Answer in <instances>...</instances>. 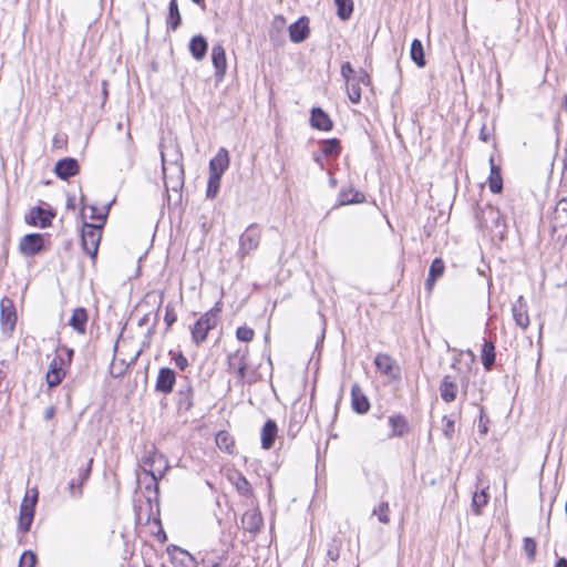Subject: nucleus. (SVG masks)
Masks as SVG:
<instances>
[{
    "label": "nucleus",
    "instance_id": "603ef678",
    "mask_svg": "<svg viewBox=\"0 0 567 567\" xmlns=\"http://www.w3.org/2000/svg\"><path fill=\"white\" fill-rule=\"evenodd\" d=\"M357 78V82H359V84H363V85H369L370 84V75L364 71V70H360V72L355 75Z\"/></svg>",
    "mask_w": 567,
    "mask_h": 567
},
{
    "label": "nucleus",
    "instance_id": "c03bdc74",
    "mask_svg": "<svg viewBox=\"0 0 567 567\" xmlns=\"http://www.w3.org/2000/svg\"><path fill=\"white\" fill-rule=\"evenodd\" d=\"M37 556L31 550H25L19 561V567H35Z\"/></svg>",
    "mask_w": 567,
    "mask_h": 567
},
{
    "label": "nucleus",
    "instance_id": "49530a36",
    "mask_svg": "<svg viewBox=\"0 0 567 567\" xmlns=\"http://www.w3.org/2000/svg\"><path fill=\"white\" fill-rule=\"evenodd\" d=\"M444 427L443 434L446 439H452L454 434V419L451 416H443Z\"/></svg>",
    "mask_w": 567,
    "mask_h": 567
},
{
    "label": "nucleus",
    "instance_id": "f257e3e1",
    "mask_svg": "<svg viewBox=\"0 0 567 567\" xmlns=\"http://www.w3.org/2000/svg\"><path fill=\"white\" fill-rule=\"evenodd\" d=\"M474 361L475 355L471 350L457 352L442 381L441 390H467L475 378Z\"/></svg>",
    "mask_w": 567,
    "mask_h": 567
},
{
    "label": "nucleus",
    "instance_id": "338daca9",
    "mask_svg": "<svg viewBox=\"0 0 567 567\" xmlns=\"http://www.w3.org/2000/svg\"><path fill=\"white\" fill-rule=\"evenodd\" d=\"M336 184H337L336 179H334V178H330V185H331L332 187H334V186H336Z\"/></svg>",
    "mask_w": 567,
    "mask_h": 567
},
{
    "label": "nucleus",
    "instance_id": "f704fd0d",
    "mask_svg": "<svg viewBox=\"0 0 567 567\" xmlns=\"http://www.w3.org/2000/svg\"><path fill=\"white\" fill-rule=\"evenodd\" d=\"M334 4L337 7V16L339 19L342 21L349 20L353 12V1L334 0Z\"/></svg>",
    "mask_w": 567,
    "mask_h": 567
},
{
    "label": "nucleus",
    "instance_id": "423d86ee",
    "mask_svg": "<svg viewBox=\"0 0 567 567\" xmlns=\"http://www.w3.org/2000/svg\"><path fill=\"white\" fill-rule=\"evenodd\" d=\"M39 492L37 488L31 489V495L27 494L20 505L18 528L25 534L30 530L38 503Z\"/></svg>",
    "mask_w": 567,
    "mask_h": 567
},
{
    "label": "nucleus",
    "instance_id": "4c0bfd02",
    "mask_svg": "<svg viewBox=\"0 0 567 567\" xmlns=\"http://www.w3.org/2000/svg\"><path fill=\"white\" fill-rule=\"evenodd\" d=\"M321 152L324 156H338L341 152L340 141L338 138L322 141Z\"/></svg>",
    "mask_w": 567,
    "mask_h": 567
},
{
    "label": "nucleus",
    "instance_id": "a211bd4d",
    "mask_svg": "<svg viewBox=\"0 0 567 567\" xmlns=\"http://www.w3.org/2000/svg\"><path fill=\"white\" fill-rule=\"evenodd\" d=\"M228 480L239 495L247 498L254 497V489L251 484L240 472L235 471L234 473L229 474Z\"/></svg>",
    "mask_w": 567,
    "mask_h": 567
},
{
    "label": "nucleus",
    "instance_id": "2f4dec72",
    "mask_svg": "<svg viewBox=\"0 0 567 567\" xmlns=\"http://www.w3.org/2000/svg\"><path fill=\"white\" fill-rule=\"evenodd\" d=\"M410 56L411 60L419 66L423 68L425 66V56H424V49L423 44L419 39H414L411 43L410 49Z\"/></svg>",
    "mask_w": 567,
    "mask_h": 567
},
{
    "label": "nucleus",
    "instance_id": "6e6552de",
    "mask_svg": "<svg viewBox=\"0 0 567 567\" xmlns=\"http://www.w3.org/2000/svg\"><path fill=\"white\" fill-rule=\"evenodd\" d=\"M550 229L557 237L567 239V197L561 198L554 207L550 217Z\"/></svg>",
    "mask_w": 567,
    "mask_h": 567
},
{
    "label": "nucleus",
    "instance_id": "c9c22d12",
    "mask_svg": "<svg viewBox=\"0 0 567 567\" xmlns=\"http://www.w3.org/2000/svg\"><path fill=\"white\" fill-rule=\"evenodd\" d=\"M182 22L181 13L177 6V0H171L168 7L167 24L171 30L175 31Z\"/></svg>",
    "mask_w": 567,
    "mask_h": 567
},
{
    "label": "nucleus",
    "instance_id": "6ab92c4d",
    "mask_svg": "<svg viewBox=\"0 0 567 567\" xmlns=\"http://www.w3.org/2000/svg\"><path fill=\"white\" fill-rule=\"evenodd\" d=\"M53 214L40 206L33 207L29 216L27 217V221L33 226H39L41 228H45L51 225V219Z\"/></svg>",
    "mask_w": 567,
    "mask_h": 567
},
{
    "label": "nucleus",
    "instance_id": "b1692460",
    "mask_svg": "<svg viewBox=\"0 0 567 567\" xmlns=\"http://www.w3.org/2000/svg\"><path fill=\"white\" fill-rule=\"evenodd\" d=\"M87 311L86 309L79 307L73 310L72 316L69 320V324L78 332L83 334L86 329Z\"/></svg>",
    "mask_w": 567,
    "mask_h": 567
},
{
    "label": "nucleus",
    "instance_id": "09e8293b",
    "mask_svg": "<svg viewBox=\"0 0 567 567\" xmlns=\"http://www.w3.org/2000/svg\"><path fill=\"white\" fill-rule=\"evenodd\" d=\"M354 70L350 62H346L341 65V75L346 80V82H350V80L355 76Z\"/></svg>",
    "mask_w": 567,
    "mask_h": 567
},
{
    "label": "nucleus",
    "instance_id": "dca6fc26",
    "mask_svg": "<svg viewBox=\"0 0 567 567\" xmlns=\"http://www.w3.org/2000/svg\"><path fill=\"white\" fill-rule=\"evenodd\" d=\"M310 125L316 130L329 132L333 127V122L321 107H313L310 112Z\"/></svg>",
    "mask_w": 567,
    "mask_h": 567
},
{
    "label": "nucleus",
    "instance_id": "39448f33",
    "mask_svg": "<svg viewBox=\"0 0 567 567\" xmlns=\"http://www.w3.org/2000/svg\"><path fill=\"white\" fill-rule=\"evenodd\" d=\"M162 164L165 185L171 186L174 190L181 188L184 184V167L181 162L182 155L176 153V156L172 161L166 159V154L162 151Z\"/></svg>",
    "mask_w": 567,
    "mask_h": 567
},
{
    "label": "nucleus",
    "instance_id": "2eb2a0df",
    "mask_svg": "<svg viewBox=\"0 0 567 567\" xmlns=\"http://www.w3.org/2000/svg\"><path fill=\"white\" fill-rule=\"evenodd\" d=\"M80 171L79 163L75 158L66 157L56 162L54 172L61 179H69L75 176Z\"/></svg>",
    "mask_w": 567,
    "mask_h": 567
},
{
    "label": "nucleus",
    "instance_id": "aec40b11",
    "mask_svg": "<svg viewBox=\"0 0 567 567\" xmlns=\"http://www.w3.org/2000/svg\"><path fill=\"white\" fill-rule=\"evenodd\" d=\"M309 35V25L306 18H300L289 27V37L293 43L303 42Z\"/></svg>",
    "mask_w": 567,
    "mask_h": 567
},
{
    "label": "nucleus",
    "instance_id": "bf43d9fd",
    "mask_svg": "<svg viewBox=\"0 0 567 567\" xmlns=\"http://www.w3.org/2000/svg\"><path fill=\"white\" fill-rule=\"evenodd\" d=\"M555 567H567V559L561 557L559 558L557 561H556V566Z\"/></svg>",
    "mask_w": 567,
    "mask_h": 567
},
{
    "label": "nucleus",
    "instance_id": "f8f14e48",
    "mask_svg": "<svg viewBox=\"0 0 567 567\" xmlns=\"http://www.w3.org/2000/svg\"><path fill=\"white\" fill-rule=\"evenodd\" d=\"M480 224L484 228H497L504 225L501 212L492 205L483 207L478 214Z\"/></svg>",
    "mask_w": 567,
    "mask_h": 567
},
{
    "label": "nucleus",
    "instance_id": "cd10ccee",
    "mask_svg": "<svg viewBox=\"0 0 567 567\" xmlns=\"http://www.w3.org/2000/svg\"><path fill=\"white\" fill-rule=\"evenodd\" d=\"M364 199V194L359 190H354L353 188L342 189L338 196V205L344 206L350 204H359L363 203Z\"/></svg>",
    "mask_w": 567,
    "mask_h": 567
},
{
    "label": "nucleus",
    "instance_id": "1a4fd4ad",
    "mask_svg": "<svg viewBox=\"0 0 567 567\" xmlns=\"http://www.w3.org/2000/svg\"><path fill=\"white\" fill-rule=\"evenodd\" d=\"M0 322L4 331H13L17 323V311L12 299L3 297L0 301Z\"/></svg>",
    "mask_w": 567,
    "mask_h": 567
},
{
    "label": "nucleus",
    "instance_id": "c756f323",
    "mask_svg": "<svg viewBox=\"0 0 567 567\" xmlns=\"http://www.w3.org/2000/svg\"><path fill=\"white\" fill-rule=\"evenodd\" d=\"M389 424L392 429L391 436H403L410 430L408 421L402 415L391 416L389 419Z\"/></svg>",
    "mask_w": 567,
    "mask_h": 567
},
{
    "label": "nucleus",
    "instance_id": "e2e57ef3",
    "mask_svg": "<svg viewBox=\"0 0 567 567\" xmlns=\"http://www.w3.org/2000/svg\"><path fill=\"white\" fill-rule=\"evenodd\" d=\"M313 159H315V162H316L317 164H319L321 167L323 166L322 161H321V157H320L319 155H316Z\"/></svg>",
    "mask_w": 567,
    "mask_h": 567
},
{
    "label": "nucleus",
    "instance_id": "0eeeda50",
    "mask_svg": "<svg viewBox=\"0 0 567 567\" xmlns=\"http://www.w3.org/2000/svg\"><path fill=\"white\" fill-rule=\"evenodd\" d=\"M260 239L261 228L257 224L249 225L239 236L238 257L245 258L251 251L256 250L259 247Z\"/></svg>",
    "mask_w": 567,
    "mask_h": 567
},
{
    "label": "nucleus",
    "instance_id": "7c9ffc66",
    "mask_svg": "<svg viewBox=\"0 0 567 567\" xmlns=\"http://www.w3.org/2000/svg\"><path fill=\"white\" fill-rule=\"evenodd\" d=\"M482 364L489 370L495 363V346L492 341L484 340L481 353Z\"/></svg>",
    "mask_w": 567,
    "mask_h": 567
},
{
    "label": "nucleus",
    "instance_id": "bb28decb",
    "mask_svg": "<svg viewBox=\"0 0 567 567\" xmlns=\"http://www.w3.org/2000/svg\"><path fill=\"white\" fill-rule=\"evenodd\" d=\"M207 41L203 35H195L190 39L189 51L195 60H203L207 53Z\"/></svg>",
    "mask_w": 567,
    "mask_h": 567
},
{
    "label": "nucleus",
    "instance_id": "f03ea898",
    "mask_svg": "<svg viewBox=\"0 0 567 567\" xmlns=\"http://www.w3.org/2000/svg\"><path fill=\"white\" fill-rule=\"evenodd\" d=\"M140 463L142 471L151 476L154 489L157 493V482L168 467L167 460L153 443H150L144 446V454L141 456Z\"/></svg>",
    "mask_w": 567,
    "mask_h": 567
},
{
    "label": "nucleus",
    "instance_id": "79ce46f5",
    "mask_svg": "<svg viewBox=\"0 0 567 567\" xmlns=\"http://www.w3.org/2000/svg\"><path fill=\"white\" fill-rule=\"evenodd\" d=\"M389 503L388 502H381L378 507H375L372 512L373 515L378 516V519L382 524H389L390 523V516H389Z\"/></svg>",
    "mask_w": 567,
    "mask_h": 567
},
{
    "label": "nucleus",
    "instance_id": "20e7f679",
    "mask_svg": "<svg viewBox=\"0 0 567 567\" xmlns=\"http://www.w3.org/2000/svg\"><path fill=\"white\" fill-rule=\"evenodd\" d=\"M220 312L221 303L218 301L210 310L200 316L192 328V339L194 343L200 344L206 340L208 332L217 326Z\"/></svg>",
    "mask_w": 567,
    "mask_h": 567
},
{
    "label": "nucleus",
    "instance_id": "3c124183",
    "mask_svg": "<svg viewBox=\"0 0 567 567\" xmlns=\"http://www.w3.org/2000/svg\"><path fill=\"white\" fill-rule=\"evenodd\" d=\"M174 362L177 368H179L182 371L186 369L188 365V360L186 357H184L182 353H178L174 357Z\"/></svg>",
    "mask_w": 567,
    "mask_h": 567
},
{
    "label": "nucleus",
    "instance_id": "58836bf2",
    "mask_svg": "<svg viewBox=\"0 0 567 567\" xmlns=\"http://www.w3.org/2000/svg\"><path fill=\"white\" fill-rule=\"evenodd\" d=\"M347 93L352 103L357 104L361 101V85L357 82L355 76L350 82H347Z\"/></svg>",
    "mask_w": 567,
    "mask_h": 567
},
{
    "label": "nucleus",
    "instance_id": "680f3d73",
    "mask_svg": "<svg viewBox=\"0 0 567 567\" xmlns=\"http://www.w3.org/2000/svg\"><path fill=\"white\" fill-rule=\"evenodd\" d=\"M480 136L482 141L487 142L488 136L485 134L484 127L482 128Z\"/></svg>",
    "mask_w": 567,
    "mask_h": 567
},
{
    "label": "nucleus",
    "instance_id": "6e6d98bb",
    "mask_svg": "<svg viewBox=\"0 0 567 567\" xmlns=\"http://www.w3.org/2000/svg\"><path fill=\"white\" fill-rule=\"evenodd\" d=\"M441 396L446 403H450L456 399V392H441Z\"/></svg>",
    "mask_w": 567,
    "mask_h": 567
},
{
    "label": "nucleus",
    "instance_id": "0e129e2a",
    "mask_svg": "<svg viewBox=\"0 0 567 567\" xmlns=\"http://www.w3.org/2000/svg\"><path fill=\"white\" fill-rule=\"evenodd\" d=\"M194 3L200 6L202 8L205 7V0H192Z\"/></svg>",
    "mask_w": 567,
    "mask_h": 567
},
{
    "label": "nucleus",
    "instance_id": "393cba45",
    "mask_svg": "<svg viewBox=\"0 0 567 567\" xmlns=\"http://www.w3.org/2000/svg\"><path fill=\"white\" fill-rule=\"evenodd\" d=\"M445 265L441 258H435L429 269V276L425 282L426 289L431 291L435 281L444 274Z\"/></svg>",
    "mask_w": 567,
    "mask_h": 567
},
{
    "label": "nucleus",
    "instance_id": "9d476101",
    "mask_svg": "<svg viewBox=\"0 0 567 567\" xmlns=\"http://www.w3.org/2000/svg\"><path fill=\"white\" fill-rule=\"evenodd\" d=\"M43 246L44 240L41 234H28L21 238L19 249L24 256L31 257L39 254Z\"/></svg>",
    "mask_w": 567,
    "mask_h": 567
},
{
    "label": "nucleus",
    "instance_id": "a878e982",
    "mask_svg": "<svg viewBox=\"0 0 567 567\" xmlns=\"http://www.w3.org/2000/svg\"><path fill=\"white\" fill-rule=\"evenodd\" d=\"M491 173L488 177V186L492 193L498 194L503 189V179L501 175V167L494 163L493 156L489 157Z\"/></svg>",
    "mask_w": 567,
    "mask_h": 567
},
{
    "label": "nucleus",
    "instance_id": "ddd939ff",
    "mask_svg": "<svg viewBox=\"0 0 567 567\" xmlns=\"http://www.w3.org/2000/svg\"><path fill=\"white\" fill-rule=\"evenodd\" d=\"M374 364L379 372L388 377L389 379H395L400 374V368L395 361L386 353H379L374 358Z\"/></svg>",
    "mask_w": 567,
    "mask_h": 567
},
{
    "label": "nucleus",
    "instance_id": "de8ad7c7",
    "mask_svg": "<svg viewBox=\"0 0 567 567\" xmlns=\"http://www.w3.org/2000/svg\"><path fill=\"white\" fill-rule=\"evenodd\" d=\"M70 496L73 498H80L82 495V483L71 480L69 483Z\"/></svg>",
    "mask_w": 567,
    "mask_h": 567
},
{
    "label": "nucleus",
    "instance_id": "13d9d810",
    "mask_svg": "<svg viewBox=\"0 0 567 567\" xmlns=\"http://www.w3.org/2000/svg\"><path fill=\"white\" fill-rule=\"evenodd\" d=\"M175 550H177L179 554H182L183 556H185V558H187L190 563H193V561H194L193 556H192L189 553H187L186 550L181 549V548H177V547H175Z\"/></svg>",
    "mask_w": 567,
    "mask_h": 567
},
{
    "label": "nucleus",
    "instance_id": "473e14b6",
    "mask_svg": "<svg viewBox=\"0 0 567 567\" xmlns=\"http://www.w3.org/2000/svg\"><path fill=\"white\" fill-rule=\"evenodd\" d=\"M351 396H352V401H351L352 409L357 413L364 414L369 411L370 402L363 392H351Z\"/></svg>",
    "mask_w": 567,
    "mask_h": 567
},
{
    "label": "nucleus",
    "instance_id": "9b49d317",
    "mask_svg": "<svg viewBox=\"0 0 567 567\" xmlns=\"http://www.w3.org/2000/svg\"><path fill=\"white\" fill-rule=\"evenodd\" d=\"M243 528L252 534H258L264 526V518L258 507L247 509L241 517Z\"/></svg>",
    "mask_w": 567,
    "mask_h": 567
},
{
    "label": "nucleus",
    "instance_id": "774afa93",
    "mask_svg": "<svg viewBox=\"0 0 567 567\" xmlns=\"http://www.w3.org/2000/svg\"><path fill=\"white\" fill-rule=\"evenodd\" d=\"M244 370H245V367H244V365H240V367L238 368V372H239L240 374H243Z\"/></svg>",
    "mask_w": 567,
    "mask_h": 567
},
{
    "label": "nucleus",
    "instance_id": "4d7b16f0",
    "mask_svg": "<svg viewBox=\"0 0 567 567\" xmlns=\"http://www.w3.org/2000/svg\"><path fill=\"white\" fill-rule=\"evenodd\" d=\"M55 414V408L53 405L49 406L44 412V419L51 420Z\"/></svg>",
    "mask_w": 567,
    "mask_h": 567
},
{
    "label": "nucleus",
    "instance_id": "4468645a",
    "mask_svg": "<svg viewBox=\"0 0 567 567\" xmlns=\"http://www.w3.org/2000/svg\"><path fill=\"white\" fill-rule=\"evenodd\" d=\"M229 166V154L224 147L209 161V175L221 177Z\"/></svg>",
    "mask_w": 567,
    "mask_h": 567
},
{
    "label": "nucleus",
    "instance_id": "5701e85b",
    "mask_svg": "<svg viewBox=\"0 0 567 567\" xmlns=\"http://www.w3.org/2000/svg\"><path fill=\"white\" fill-rule=\"evenodd\" d=\"M176 382V373L169 368H162L158 371L155 390H172Z\"/></svg>",
    "mask_w": 567,
    "mask_h": 567
},
{
    "label": "nucleus",
    "instance_id": "4be33fe9",
    "mask_svg": "<svg viewBox=\"0 0 567 567\" xmlns=\"http://www.w3.org/2000/svg\"><path fill=\"white\" fill-rule=\"evenodd\" d=\"M212 61H213V64L215 68L216 76H218V78L224 76L227 63H226L225 49L223 48V45L217 44V45L213 47Z\"/></svg>",
    "mask_w": 567,
    "mask_h": 567
},
{
    "label": "nucleus",
    "instance_id": "37998d69",
    "mask_svg": "<svg viewBox=\"0 0 567 567\" xmlns=\"http://www.w3.org/2000/svg\"><path fill=\"white\" fill-rule=\"evenodd\" d=\"M537 544L534 538H524V550L529 561H533L536 556Z\"/></svg>",
    "mask_w": 567,
    "mask_h": 567
},
{
    "label": "nucleus",
    "instance_id": "7ed1b4c3",
    "mask_svg": "<svg viewBox=\"0 0 567 567\" xmlns=\"http://www.w3.org/2000/svg\"><path fill=\"white\" fill-rule=\"evenodd\" d=\"M107 212L101 214L99 216V224H90V223H83L82 227V247L83 250L90 255L92 258H95L99 245L102 237V228L106 220Z\"/></svg>",
    "mask_w": 567,
    "mask_h": 567
},
{
    "label": "nucleus",
    "instance_id": "a19ab883",
    "mask_svg": "<svg viewBox=\"0 0 567 567\" xmlns=\"http://www.w3.org/2000/svg\"><path fill=\"white\" fill-rule=\"evenodd\" d=\"M220 181H221V177H219V176H213V175L208 176L207 189H206L207 198L214 199L217 196V194L219 192V187H220Z\"/></svg>",
    "mask_w": 567,
    "mask_h": 567
},
{
    "label": "nucleus",
    "instance_id": "72a5a7b5",
    "mask_svg": "<svg viewBox=\"0 0 567 567\" xmlns=\"http://www.w3.org/2000/svg\"><path fill=\"white\" fill-rule=\"evenodd\" d=\"M216 445L227 453H233L234 450V439L227 431H219L216 434Z\"/></svg>",
    "mask_w": 567,
    "mask_h": 567
},
{
    "label": "nucleus",
    "instance_id": "ea45409f",
    "mask_svg": "<svg viewBox=\"0 0 567 567\" xmlns=\"http://www.w3.org/2000/svg\"><path fill=\"white\" fill-rule=\"evenodd\" d=\"M341 546H342L341 538H339L337 536L333 537L331 539V542L328 544V549H327L328 558L331 559L332 561H337L340 557Z\"/></svg>",
    "mask_w": 567,
    "mask_h": 567
},
{
    "label": "nucleus",
    "instance_id": "69168bd1",
    "mask_svg": "<svg viewBox=\"0 0 567 567\" xmlns=\"http://www.w3.org/2000/svg\"><path fill=\"white\" fill-rule=\"evenodd\" d=\"M478 427H480V432L481 433L485 434L487 432V426L486 425L480 424Z\"/></svg>",
    "mask_w": 567,
    "mask_h": 567
},
{
    "label": "nucleus",
    "instance_id": "412c9836",
    "mask_svg": "<svg viewBox=\"0 0 567 567\" xmlns=\"http://www.w3.org/2000/svg\"><path fill=\"white\" fill-rule=\"evenodd\" d=\"M278 427L274 420H267L261 429V446L265 450H269L272 447L276 436H277Z\"/></svg>",
    "mask_w": 567,
    "mask_h": 567
},
{
    "label": "nucleus",
    "instance_id": "c85d7f7f",
    "mask_svg": "<svg viewBox=\"0 0 567 567\" xmlns=\"http://www.w3.org/2000/svg\"><path fill=\"white\" fill-rule=\"evenodd\" d=\"M63 377H64V371L58 364L56 360L54 359L50 363V368L45 374V380H47L49 388L56 386L62 381Z\"/></svg>",
    "mask_w": 567,
    "mask_h": 567
},
{
    "label": "nucleus",
    "instance_id": "a18cd8bd",
    "mask_svg": "<svg viewBox=\"0 0 567 567\" xmlns=\"http://www.w3.org/2000/svg\"><path fill=\"white\" fill-rule=\"evenodd\" d=\"M254 330L249 327H246V326H243V327H238L237 330H236V337L238 340L243 341V342H249L252 340L254 338Z\"/></svg>",
    "mask_w": 567,
    "mask_h": 567
},
{
    "label": "nucleus",
    "instance_id": "864d4df0",
    "mask_svg": "<svg viewBox=\"0 0 567 567\" xmlns=\"http://www.w3.org/2000/svg\"><path fill=\"white\" fill-rule=\"evenodd\" d=\"M92 462H93V460L91 458L89 461V463H87V466L84 470H81V472H80V481H79L80 483L83 484L89 478V476L91 474Z\"/></svg>",
    "mask_w": 567,
    "mask_h": 567
},
{
    "label": "nucleus",
    "instance_id": "052dcab7",
    "mask_svg": "<svg viewBox=\"0 0 567 567\" xmlns=\"http://www.w3.org/2000/svg\"><path fill=\"white\" fill-rule=\"evenodd\" d=\"M179 393H181V394H185V400H186V402H187V406H186V408L188 409V408L190 406V404H192V402H190V400H189V394H190V392H179Z\"/></svg>",
    "mask_w": 567,
    "mask_h": 567
},
{
    "label": "nucleus",
    "instance_id": "f3484780",
    "mask_svg": "<svg viewBox=\"0 0 567 567\" xmlns=\"http://www.w3.org/2000/svg\"><path fill=\"white\" fill-rule=\"evenodd\" d=\"M513 318L515 323L523 330L529 326V316L527 312V303L523 296H519L512 306Z\"/></svg>",
    "mask_w": 567,
    "mask_h": 567
},
{
    "label": "nucleus",
    "instance_id": "5fc2aeb1",
    "mask_svg": "<svg viewBox=\"0 0 567 567\" xmlns=\"http://www.w3.org/2000/svg\"><path fill=\"white\" fill-rule=\"evenodd\" d=\"M109 208H110V205L104 207L101 212L97 210V208L95 206H89V209L91 212V215H90V218L91 219H94L99 223V216L105 212L109 213Z\"/></svg>",
    "mask_w": 567,
    "mask_h": 567
},
{
    "label": "nucleus",
    "instance_id": "e433bc0d",
    "mask_svg": "<svg viewBox=\"0 0 567 567\" xmlns=\"http://www.w3.org/2000/svg\"><path fill=\"white\" fill-rule=\"evenodd\" d=\"M488 503V494L486 489L483 488L480 492H475L472 498V509L475 515L482 514V508L485 507Z\"/></svg>",
    "mask_w": 567,
    "mask_h": 567
},
{
    "label": "nucleus",
    "instance_id": "8fccbe9b",
    "mask_svg": "<svg viewBox=\"0 0 567 567\" xmlns=\"http://www.w3.org/2000/svg\"><path fill=\"white\" fill-rule=\"evenodd\" d=\"M177 320V316L173 308L167 307L165 311L164 321L167 324V327H171L175 321Z\"/></svg>",
    "mask_w": 567,
    "mask_h": 567
}]
</instances>
